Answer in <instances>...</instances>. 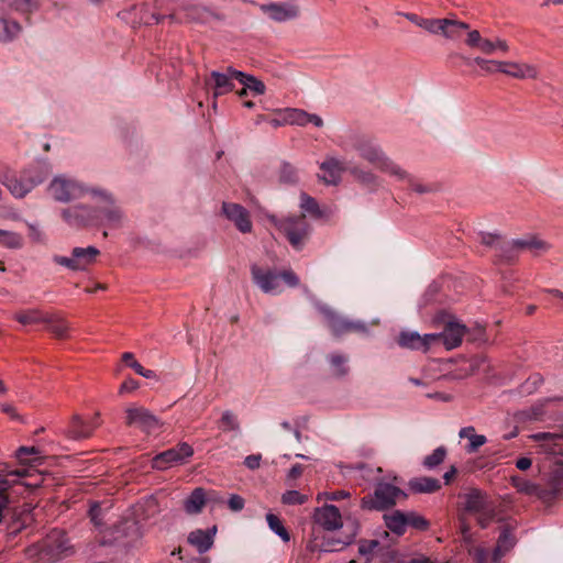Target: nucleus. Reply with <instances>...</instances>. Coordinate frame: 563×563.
<instances>
[{"label":"nucleus","instance_id":"14","mask_svg":"<svg viewBox=\"0 0 563 563\" xmlns=\"http://www.w3.org/2000/svg\"><path fill=\"white\" fill-rule=\"evenodd\" d=\"M62 218L73 228H82L95 224V221L98 219L95 209L85 205H77L63 209Z\"/></svg>","mask_w":563,"mask_h":563},{"label":"nucleus","instance_id":"1","mask_svg":"<svg viewBox=\"0 0 563 563\" xmlns=\"http://www.w3.org/2000/svg\"><path fill=\"white\" fill-rule=\"evenodd\" d=\"M401 14L419 26L421 31L432 35H481L478 30H472L467 23L460 21L455 14H450L443 19H427L415 13Z\"/></svg>","mask_w":563,"mask_h":563},{"label":"nucleus","instance_id":"22","mask_svg":"<svg viewBox=\"0 0 563 563\" xmlns=\"http://www.w3.org/2000/svg\"><path fill=\"white\" fill-rule=\"evenodd\" d=\"M465 44L470 48L477 49L487 55L506 53L508 51L507 42L499 37H466Z\"/></svg>","mask_w":563,"mask_h":563},{"label":"nucleus","instance_id":"33","mask_svg":"<svg viewBox=\"0 0 563 563\" xmlns=\"http://www.w3.org/2000/svg\"><path fill=\"white\" fill-rule=\"evenodd\" d=\"M161 512L158 500L154 496L143 498L136 506L135 515L140 520L147 521Z\"/></svg>","mask_w":563,"mask_h":563},{"label":"nucleus","instance_id":"62","mask_svg":"<svg viewBox=\"0 0 563 563\" xmlns=\"http://www.w3.org/2000/svg\"><path fill=\"white\" fill-rule=\"evenodd\" d=\"M228 506L232 511H241L244 508V499L240 495H231Z\"/></svg>","mask_w":563,"mask_h":563},{"label":"nucleus","instance_id":"49","mask_svg":"<svg viewBox=\"0 0 563 563\" xmlns=\"http://www.w3.org/2000/svg\"><path fill=\"white\" fill-rule=\"evenodd\" d=\"M266 521L268 523L269 529L276 533L284 542H288L290 540L289 532L284 527L280 519L274 514L266 515Z\"/></svg>","mask_w":563,"mask_h":563},{"label":"nucleus","instance_id":"2","mask_svg":"<svg viewBox=\"0 0 563 563\" xmlns=\"http://www.w3.org/2000/svg\"><path fill=\"white\" fill-rule=\"evenodd\" d=\"M551 250V244L545 240L527 234L522 238L512 239L498 245V262L512 264L522 252H528L532 257H540Z\"/></svg>","mask_w":563,"mask_h":563},{"label":"nucleus","instance_id":"30","mask_svg":"<svg viewBox=\"0 0 563 563\" xmlns=\"http://www.w3.org/2000/svg\"><path fill=\"white\" fill-rule=\"evenodd\" d=\"M216 533V526L207 530L197 529L189 533L188 542L194 545L200 554H202L212 548Z\"/></svg>","mask_w":563,"mask_h":563},{"label":"nucleus","instance_id":"39","mask_svg":"<svg viewBox=\"0 0 563 563\" xmlns=\"http://www.w3.org/2000/svg\"><path fill=\"white\" fill-rule=\"evenodd\" d=\"M13 318L23 325L51 321V319H47V314L36 308L18 311Z\"/></svg>","mask_w":563,"mask_h":563},{"label":"nucleus","instance_id":"43","mask_svg":"<svg viewBox=\"0 0 563 563\" xmlns=\"http://www.w3.org/2000/svg\"><path fill=\"white\" fill-rule=\"evenodd\" d=\"M400 172H401V176H394V177L399 181H406L415 192H417L419 195H424V194H430V192L435 191L434 186L428 185V184H422L415 176H412L406 169H404L401 166H400Z\"/></svg>","mask_w":563,"mask_h":563},{"label":"nucleus","instance_id":"46","mask_svg":"<svg viewBox=\"0 0 563 563\" xmlns=\"http://www.w3.org/2000/svg\"><path fill=\"white\" fill-rule=\"evenodd\" d=\"M23 31L24 26L21 22L7 15L0 16V33L3 35H16Z\"/></svg>","mask_w":563,"mask_h":563},{"label":"nucleus","instance_id":"20","mask_svg":"<svg viewBox=\"0 0 563 563\" xmlns=\"http://www.w3.org/2000/svg\"><path fill=\"white\" fill-rule=\"evenodd\" d=\"M314 521L324 530L333 531L343 527L342 516L334 505H324L314 510Z\"/></svg>","mask_w":563,"mask_h":563},{"label":"nucleus","instance_id":"38","mask_svg":"<svg viewBox=\"0 0 563 563\" xmlns=\"http://www.w3.org/2000/svg\"><path fill=\"white\" fill-rule=\"evenodd\" d=\"M537 440L544 441V450L553 455L563 454V434L539 433L534 435Z\"/></svg>","mask_w":563,"mask_h":563},{"label":"nucleus","instance_id":"8","mask_svg":"<svg viewBox=\"0 0 563 563\" xmlns=\"http://www.w3.org/2000/svg\"><path fill=\"white\" fill-rule=\"evenodd\" d=\"M49 195L58 202H69L84 197L89 190L77 179L58 175L52 179L47 188Z\"/></svg>","mask_w":563,"mask_h":563},{"label":"nucleus","instance_id":"10","mask_svg":"<svg viewBox=\"0 0 563 563\" xmlns=\"http://www.w3.org/2000/svg\"><path fill=\"white\" fill-rule=\"evenodd\" d=\"M99 254L100 251L95 246L74 247L70 256L54 255L52 260L70 271H85L96 262Z\"/></svg>","mask_w":563,"mask_h":563},{"label":"nucleus","instance_id":"59","mask_svg":"<svg viewBox=\"0 0 563 563\" xmlns=\"http://www.w3.org/2000/svg\"><path fill=\"white\" fill-rule=\"evenodd\" d=\"M485 443H486L485 435L474 434L470 438V443L467 445V452H470V453L476 452Z\"/></svg>","mask_w":563,"mask_h":563},{"label":"nucleus","instance_id":"34","mask_svg":"<svg viewBox=\"0 0 563 563\" xmlns=\"http://www.w3.org/2000/svg\"><path fill=\"white\" fill-rule=\"evenodd\" d=\"M206 505V493L201 487L195 488L184 500V509L188 515L200 514Z\"/></svg>","mask_w":563,"mask_h":563},{"label":"nucleus","instance_id":"5","mask_svg":"<svg viewBox=\"0 0 563 563\" xmlns=\"http://www.w3.org/2000/svg\"><path fill=\"white\" fill-rule=\"evenodd\" d=\"M317 309L323 316L328 328L334 336H341L346 333H358L363 335L369 334L368 325L361 320H351L341 316L330 306L318 303Z\"/></svg>","mask_w":563,"mask_h":563},{"label":"nucleus","instance_id":"42","mask_svg":"<svg viewBox=\"0 0 563 563\" xmlns=\"http://www.w3.org/2000/svg\"><path fill=\"white\" fill-rule=\"evenodd\" d=\"M386 527L394 533L401 536L406 531V512L395 510L384 515Z\"/></svg>","mask_w":563,"mask_h":563},{"label":"nucleus","instance_id":"57","mask_svg":"<svg viewBox=\"0 0 563 563\" xmlns=\"http://www.w3.org/2000/svg\"><path fill=\"white\" fill-rule=\"evenodd\" d=\"M379 545L378 540H361L358 544V553L362 556L371 555L374 550Z\"/></svg>","mask_w":563,"mask_h":563},{"label":"nucleus","instance_id":"47","mask_svg":"<svg viewBox=\"0 0 563 563\" xmlns=\"http://www.w3.org/2000/svg\"><path fill=\"white\" fill-rule=\"evenodd\" d=\"M51 321H45L48 330L57 338H65L69 329V324L58 316H47Z\"/></svg>","mask_w":563,"mask_h":563},{"label":"nucleus","instance_id":"27","mask_svg":"<svg viewBox=\"0 0 563 563\" xmlns=\"http://www.w3.org/2000/svg\"><path fill=\"white\" fill-rule=\"evenodd\" d=\"M346 172L353 177L362 187L374 192L380 187L379 177L371 169L362 167L361 165L349 166Z\"/></svg>","mask_w":563,"mask_h":563},{"label":"nucleus","instance_id":"56","mask_svg":"<svg viewBox=\"0 0 563 563\" xmlns=\"http://www.w3.org/2000/svg\"><path fill=\"white\" fill-rule=\"evenodd\" d=\"M406 526H411L418 530H427L429 522L413 511L406 512Z\"/></svg>","mask_w":563,"mask_h":563},{"label":"nucleus","instance_id":"54","mask_svg":"<svg viewBox=\"0 0 563 563\" xmlns=\"http://www.w3.org/2000/svg\"><path fill=\"white\" fill-rule=\"evenodd\" d=\"M479 241L482 244L495 249L497 257H498V245L507 242V241H501V236L498 233H489V232H481Z\"/></svg>","mask_w":563,"mask_h":563},{"label":"nucleus","instance_id":"15","mask_svg":"<svg viewBox=\"0 0 563 563\" xmlns=\"http://www.w3.org/2000/svg\"><path fill=\"white\" fill-rule=\"evenodd\" d=\"M262 12L275 22L295 20L300 14V8L295 2H272L261 5Z\"/></svg>","mask_w":563,"mask_h":563},{"label":"nucleus","instance_id":"13","mask_svg":"<svg viewBox=\"0 0 563 563\" xmlns=\"http://www.w3.org/2000/svg\"><path fill=\"white\" fill-rule=\"evenodd\" d=\"M219 16L208 10L207 8L200 7V5H188L185 8H181L179 10H175L174 8L169 7V13L168 19L172 21H188V22H201V23H209Z\"/></svg>","mask_w":563,"mask_h":563},{"label":"nucleus","instance_id":"58","mask_svg":"<svg viewBox=\"0 0 563 563\" xmlns=\"http://www.w3.org/2000/svg\"><path fill=\"white\" fill-rule=\"evenodd\" d=\"M478 515L477 522L482 528H487L495 516L492 507L486 508L484 511L476 512Z\"/></svg>","mask_w":563,"mask_h":563},{"label":"nucleus","instance_id":"45","mask_svg":"<svg viewBox=\"0 0 563 563\" xmlns=\"http://www.w3.org/2000/svg\"><path fill=\"white\" fill-rule=\"evenodd\" d=\"M299 207L302 210V214L305 216L309 214L313 218L319 219L322 218L324 214L317 200L313 197L307 195L306 192L300 194Z\"/></svg>","mask_w":563,"mask_h":563},{"label":"nucleus","instance_id":"48","mask_svg":"<svg viewBox=\"0 0 563 563\" xmlns=\"http://www.w3.org/2000/svg\"><path fill=\"white\" fill-rule=\"evenodd\" d=\"M220 428L224 432H230V431L235 432V433L241 432L239 419H238L236 415H234L231 410H225L222 413L221 419H220Z\"/></svg>","mask_w":563,"mask_h":563},{"label":"nucleus","instance_id":"40","mask_svg":"<svg viewBox=\"0 0 563 563\" xmlns=\"http://www.w3.org/2000/svg\"><path fill=\"white\" fill-rule=\"evenodd\" d=\"M22 174L24 179L27 181V186L33 190L46 179L48 173L45 166L35 164L25 168Z\"/></svg>","mask_w":563,"mask_h":563},{"label":"nucleus","instance_id":"3","mask_svg":"<svg viewBox=\"0 0 563 563\" xmlns=\"http://www.w3.org/2000/svg\"><path fill=\"white\" fill-rule=\"evenodd\" d=\"M353 148L360 157L374 165L379 172L391 176H401L400 165L390 158L371 137L356 136Z\"/></svg>","mask_w":563,"mask_h":563},{"label":"nucleus","instance_id":"53","mask_svg":"<svg viewBox=\"0 0 563 563\" xmlns=\"http://www.w3.org/2000/svg\"><path fill=\"white\" fill-rule=\"evenodd\" d=\"M279 180L284 184H296L299 180L297 168L287 162L283 163L279 173Z\"/></svg>","mask_w":563,"mask_h":563},{"label":"nucleus","instance_id":"6","mask_svg":"<svg viewBox=\"0 0 563 563\" xmlns=\"http://www.w3.org/2000/svg\"><path fill=\"white\" fill-rule=\"evenodd\" d=\"M169 4H172V0H161L153 12H150L146 5H141L122 11L118 15L122 21L130 23L132 29L136 30L142 24L151 25L168 19Z\"/></svg>","mask_w":563,"mask_h":563},{"label":"nucleus","instance_id":"41","mask_svg":"<svg viewBox=\"0 0 563 563\" xmlns=\"http://www.w3.org/2000/svg\"><path fill=\"white\" fill-rule=\"evenodd\" d=\"M233 75H235V79L240 84L245 86L249 89V91H251L253 95L262 96L265 93V91H266L265 84L262 80L254 77L253 75L245 74L241 70H240V73H233Z\"/></svg>","mask_w":563,"mask_h":563},{"label":"nucleus","instance_id":"29","mask_svg":"<svg viewBox=\"0 0 563 563\" xmlns=\"http://www.w3.org/2000/svg\"><path fill=\"white\" fill-rule=\"evenodd\" d=\"M357 523L352 521L351 523L346 522L345 530L347 533L343 539L329 538L324 539L321 544V551L323 552H335L344 549L346 545L351 544L357 534Z\"/></svg>","mask_w":563,"mask_h":563},{"label":"nucleus","instance_id":"26","mask_svg":"<svg viewBox=\"0 0 563 563\" xmlns=\"http://www.w3.org/2000/svg\"><path fill=\"white\" fill-rule=\"evenodd\" d=\"M512 485L517 488L518 492L525 493L530 496H537L541 499H550L555 496L559 488L556 486L551 487V489L542 488L539 485L521 477V476H512L511 477Z\"/></svg>","mask_w":563,"mask_h":563},{"label":"nucleus","instance_id":"16","mask_svg":"<svg viewBox=\"0 0 563 563\" xmlns=\"http://www.w3.org/2000/svg\"><path fill=\"white\" fill-rule=\"evenodd\" d=\"M252 279L265 294H277L279 289V274L272 269H263L256 264L251 266Z\"/></svg>","mask_w":563,"mask_h":563},{"label":"nucleus","instance_id":"7","mask_svg":"<svg viewBox=\"0 0 563 563\" xmlns=\"http://www.w3.org/2000/svg\"><path fill=\"white\" fill-rule=\"evenodd\" d=\"M407 498V494L389 483H378L373 495L362 498L361 507L366 510H385Z\"/></svg>","mask_w":563,"mask_h":563},{"label":"nucleus","instance_id":"37","mask_svg":"<svg viewBox=\"0 0 563 563\" xmlns=\"http://www.w3.org/2000/svg\"><path fill=\"white\" fill-rule=\"evenodd\" d=\"M409 487L418 494H431L441 488V483L438 478L423 476L412 478L409 482Z\"/></svg>","mask_w":563,"mask_h":563},{"label":"nucleus","instance_id":"4","mask_svg":"<svg viewBox=\"0 0 563 563\" xmlns=\"http://www.w3.org/2000/svg\"><path fill=\"white\" fill-rule=\"evenodd\" d=\"M274 225L286 236L289 244L297 251L303 249L311 234V225L305 214L289 216L283 219L272 218Z\"/></svg>","mask_w":563,"mask_h":563},{"label":"nucleus","instance_id":"64","mask_svg":"<svg viewBox=\"0 0 563 563\" xmlns=\"http://www.w3.org/2000/svg\"><path fill=\"white\" fill-rule=\"evenodd\" d=\"M473 554L477 563H488L489 552L486 549L475 548Z\"/></svg>","mask_w":563,"mask_h":563},{"label":"nucleus","instance_id":"36","mask_svg":"<svg viewBox=\"0 0 563 563\" xmlns=\"http://www.w3.org/2000/svg\"><path fill=\"white\" fill-rule=\"evenodd\" d=\"M463 64L470 68H473L475 65L479 67L483 73L477 71L476 69L472 70L473 76H481L483 74H493L497 71V60L485 59L482 57H468L462 56Z\"/></svg>","mask_w":563,"mask_h":563},{"label":"nucleus","instance_id":"24","mask_svg":"<svg viewBox=\"0 0 563 563\" xmlns=\"http://www.w3.org/2000/svg\"><path fill=\"white\" fill-rule=\"evenodd\" d=\"M320 169L322 175H319V179L325 185H338L342 179V174L347 169L343 163L333 156H328L321 164Z\"/></svg>","mask_w":563,"mask_h":563},{"label":"nucleus","instance_id":"11","mask_svg":"<svg viewBox=\"0 0 563 563\" xmlns=\"http://www.w3.org/2000/svg\"><path fill=\"white\" fill-rule=\"evenodd\" d=\"M194 455V449L187 442L158 453L152 460V467L164 471L176 464H184Z\"/></svg>","mask_w":563,"mask_h":563},{"label":"nucleus","instance_id":"12","mask_svg":"<svg viewBox=\"0 0 563 563\" xmlns=\"http://www.w3.org/2000/svg\"><path fill=\"white\" fill-rule=\"evenodd\" d=\"M125 413L128 426H136L146 433H152L163 426L159 418L144 407H129Z\"/></svg>","mask_w":563,"mask_h":563},{"label":"nucleus","instance_id":"35","mask_svg":"<svg viewBox=\"0 0 563 563\" xmlns=\"http://www.w3.org/2000/svg\"><path fill=\"white\" fill-rule=\"evenodd\" d=\"M490 507L487 496L479 489L473 488L465 494V509L471 512L484 511Z\"/></svg>","mask_w":563,"mask_h":563},{"label":"nucleus","instance_id":"18","mask_svg":"<svg viewBox=\"0 0 563 563\" xmlns=\"http://www.w3.org/2000/svg\"><path fill=\"white\" fill-rule=\"evenodd\" d=\"M466 327L457 321H448L444 330L440 333H432L437 336L435 343H442L446 350H453L461 345Z\"/></svg>","mask_w":563,"mask_h":563},{"label":"nucleus","instance_id":"32","mask_svg":"<svg viewBox=\"0 0 563 563\" xmlns=\"http://www.w3.org/2000/svg\"><path fill=\"white\" fill-rule=\"evenodd\" d=\"M97 426L98 423H87L80 416L75 415L71 418L67 435L73 440L87 439L92 434V431Z\"/></svg>","mask_w":563,"mask_h":563},{"label":"nucleus","instance_id":"25","mask_svg":"<svg viewBox=\"0 0 563 563\" xmlns=\"http://www.w3.org/2000/svg\"><path fill=\"white\" fill-rule=\"evenodd\" d=\"M282 114L284 123L287 124L305 126L311 123L317 128H321L323 125V120L321 117L318 114L308 113L301 109L288 108L285 109Z\"/></svg>","mask_w":563,"mask_h":563},{"label":"nucleus","instance_id":"51","mask_svg":"<svg viewBox=\"0 0 563 563\" xmlns=\"http://www.w3.org/2000/svg\"><path fill=\"white\" fill-rule=\"evenodd\" d=\"M445 456L446 449L444 446H439L431 454L427 455L423 459L422 465L427 470H433L444 461Z\"/></svg>","mask_w":563,"mask_h":563},{"label":"nucleus","instance_id":"55","mask_svg":"<svg viewBox=\"0 0 563 563\" xmlns=\"http://www.w3.org/2000/svg\"><path fill=\"white\" fill-rule=\"evenodd\" d=\"M307 500L308 497L297 490H287L282 495V503L285 505H302Z\"/></svg>","mask_w":563,"mask_h":563},{"label":"nucleus","instance_id":"61","mask_svg":"<svg viewBox=\"0 0 563 563\" xmlns=\"http://www.w3.org/2000/svg\"><path fill=\"white\" fill-rule=\"evenodd\" d=\"M284 279V282L290 286L296 287L299 285V278L292 271H284L279 274V279Z\"/></svg>","mask_w":563,"mask_h":563},{"label":"nucleus","instance_id":"60","mask_svg":"<svg viewBox=\"0 0 563 563\" xmlns=\"http://www.w3.org/2000/svg\"><path fill=\"white\" fill-rule=\"evenodd\" d=\"M101 515L102 510L99 505H93L89 510L90 519L97 528H102L103 526Z\"/></svg>","mask_w":563,"mask_h":563},{"label":"nucleus","instance_id":"63","mask_svg":"<svg viewBox=\"0 0 563 563\" xmlns=\"http://www.w3.org/2000/svg\"><path fill=\"white\" fill-rule=\"evenodd\" d=\"M37 453H38V450L34 446H20L15 452V456L20 460V462L24 463V462H26V455L37 454Z\"/></svg>","mask_w":563,"mask_h":563},{"label":"nucleus","instance_id":"19","mask_svg":"<svg viewBox=\"0 0 563 563\" xmlns=\"http://www.w3.org/2000/svg\"><path fill=\"white\" fill-rule=\"evenodd\" d=\"M233 73H240L232 67H228L224 73L217 70L211 71L210 78L206 80V85L213 89V97L225 95L234 89L233 79L235 75Z\"/></svg>","mask_w":563,"mask_h":563},{"label":"nucleus","instance_id":"17","mask_svg":"<svg viewBox=\"0 0 563 563\" xmlns=\"http://www.w3.org/2000/svg\"><path fill=\"white\" fill-rule=\"evenodd\" d=\"M221 211L242 233L252 231L250 213L243 206L233 202H223Z\"/></svg>","mask_w":563,"mask_h":563},{"label":"nucleus","instance_id":"9","mask_svg":"<svg viewBox=\"0 0 563 563\" xmlns=\"http://www.w3.org/2000/svg\"><path fill=\"white\" fill-rule=\"evenodd\" d=\"M93 197L100 198L102 206L95 208L98 219L95 224L107 225L109 228H120L124 220V214L119 206L113 201L112 196L101 189H91Z\"/></svg>","mask_w":563,"mask_h":563},{"label":"nucleus","instance_id":"28","mask_svg":"<svg viewBox=\"0 0 563 563\" xmlns=\"http://www.w3.org/2000/svg\"><path fill=\"white\" fill-rule=\"evenodd\" d=\"M497 71L517 79L537 78L538 71L534 66L512 62H498Z\"/></svg>","mask_w":563,"mask_h":563},{"label":"nucleus","instance_id":"23","mask_svg":"<svg viewBox=\"0 0 563 563\" xmlns=\"http://www.w3.org/2000/svg\"><path fill=\"white\" fill-rule=\"evenodd\" d=\"M0 183L15 198H23L30 191H32L30 186H27V181L24 179L23 174L18 176L13 170L9 168L0 170Z\"/></svg>","mask_w":563,"mask_h":563},{"label":"nucleus","instance_id":"50","mask_svg":"<svg viewBox=\"0 0 563 563\" xmlns=\"http://www.w3.org/2000/svg\"><path fill=\"white\" fill-rule=\"evenodd\" d=\"M330 365L333 369V374L338 377L345 376L349 372V367L346 366L347 356L339 353L331 354L329 356Z\"/></svg>","mask_w":563,"mask_h":563},{"label":"nucleus","instance_id":"44","mask_svg":"<svg viewBox=\"0 0 563 563\" xmlns=\"http://www.w3.org/2000/svg\"><path fill=\"white\" fill-rule=\"evenodd\" d=\"M11 9L25 15L24 22L30 23L29 14L38 9L37 0H3Z\"/></svg>","mask_w":563,"mask_h":563},{"label":"nucleus","instance_id":"52","mask_svg":"<svg viewBox=\"0 0 563 563\" xmlns=\"http://www.w3.org/2000/svg\"><path fill=\"white\" fill-rule=\"evenodd\" d=\"M0 244L9 249H21L23 239L19 233L0 230Z\"/></svg>","mask_w":563,"mask_h":563},{"label":"nucleus","instance_id":"21","mask_svg":"<svg viewBox=\"0 0 563 563\" xmlns=\"http://www.w3.org/2000/svg\"><path fill=\"white\" fill-rule=\"evenodd\" d=\"M437 336L432 333L420 335L416 331H401L397 343L404 349L428 351L432 344H435Z\"/></svg>","mask_w":563,"mask_h":563},{"label":"nucleus","instance_id":"31","mask_svg":"<svg viewBox=\"0 0 563 563\" xmlns=\"http://www.w3.org/2000/svg\"><path fill=\"white\" fill-rule=\"evenodd\" d=\"M515 544L516 538L512 533V528L509 525L503 526L496 548L493 552V561L497 563L505 553L515 547Z\"/></svg>","mask_w":563,"mask_h":563}]
</instances>
